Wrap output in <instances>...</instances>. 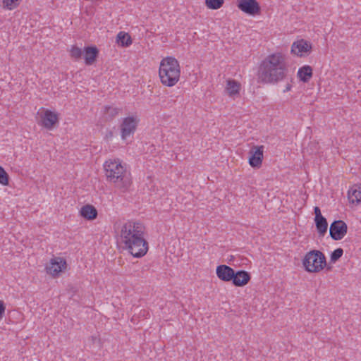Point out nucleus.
Segmentation results:
<instances>
[{
    "mask_svg": "<svg viewBox=\"0 0 361 361\" xmlns=\"http://www.w3.org/2000/svg\"><path fill=\"white\" fill-rule=\"evenodd\" d=\"M314 214H315V219H319L321 217H323V216L322 215V213H321V210L318 207H315L314 208Z\"/></svg>",
    "mask_w": 361,
    "mask_h": 361,
    "instance_id": "obj_29",
    "label": "nucleus"
},
{
    "mask_svg": "<svg viewBox=\"0 0 361 361\" xmlns=\"http://www.w3.org/2000/svg\"><path fill=\"white\" fill-rule=\"evenodd\" d=\"M298 76L304 82H308L312 76V69L310 66H304L299 68Z\"/></svg>",
    "mask_w": 361,
    "mask_h": 361,
    "instance_id": "obj_18",
    "label": "nucleus"
},
{
    "mask_svg": "<svg viewBox=\"0 0 361 361\" xmlns=\"http://www.w3.org/2000/svg\"><path fill=\"white\" fill-rule=\"evenodd\" d=\"M80 213L83 218L87 220L94 219L97 216V209L93 206L90 204L83 206L81 208Z\"/></svg>",
    "mask_w": 361,
    "mask_h": 361,
    "instance_id": "obj_17",
    "label": "nucleus"
},
{
    "mask_svg": "<svg viewBox=\"0 0 361 361\" xmlns=\"http://www.w3.org/2000/svg\"><path fill=\"white\" fill-rule=\"evenodd\" d=\"M343 254V250L342 248L336 249L331 254V257H330L331 262H336L338 259H339L341 257Z\"/></svg>",
    "mask_w": 361,
    "mask_h": 361,
    "instance_id": "obj_27",
    "label": "nucleus"
},
{
    "mask_svg": "<svg viewBox=\"0 0 361 361\" xmlns=\"http://www.w3.org/2000/svg\"><path fill=\"white\" fill-rule=\"evenodd\" d=\"M250 280V276L246 271L239 270L234 271V276L232 283L235 286H243L246 285Z\"/></svg>",
    "mask_w": 361,
    "mask_h": 361,
    "instance_id": "obj_14",
    "label": "nucleus"
},
{
    "mask_svg": "<svg viewBox=\"0 0 361 361\" xmlns=\"http://www.w3.org/2000/svg\"><path fill=\"white\" fill-rule=\"evenodd\" d=\"M235 270L231 267L225 264L216 267V274L217 277L223 281H232Z\"/></svg>",
    "mask_w": 361,
    "mask_h": 361,
    "instance_id": "obj_12",
    "label": "nucleus"
},
{
    "mask_svg": "<svg viewBox=\"0 0 361 361\" xmlns=\"http://www.w3.org/2000/svg\"><path fill=\"white\" fill-rule=\"evenodd\" d=\"M287 64L283 56L275 53L267 56L261 63L258 76L264 83H278L283 80L287 75Z\"/></svg>",
    "mask_w": 361,
    "mask_h": 361,
    "instance_id": "obj_2",
    "label": "nucleus"
},
{
    "mask_svg": "<svg viewBox=\"0 0 361 361\" xmlns=\"http://www.w3.org/2000/svg\"><path fill=\"white\" fill-rule=\"evenodd\" d=\"M106 180L121 192H128L132 185L130 171L127 164L119 159H109L104 165Z\"/></svg>",
    "mask_w": 361,
    "mask_h": 361,
    "instance_id": "obj_3",
    "label": "nucleus"
},
{
    "mask_svg": "<svg viewBox=\"0 0 361 361\" xmlns=\"http://www.w3.org/2000/svg\"><path fill=\"white\" fill-rule=\"evenodd\" d=\"M292 85L290 83L288 82L286 85V88L283 90V92H288L291 90Z\"/></svg>",
    "mask_w": 361,
    "mask_h": 361,
    "instance_id": "obj_30",
    "label": "nucleus"
},
{
    "mask_svg": "<svg viewBox=\"0 0 361 361\" xmlns=\"http://www.w3.org/2000/svg\"><path fill=\"white\" fill-rule=\"evenodd\" d=\"M145 228L138 221L125 223L120 231L122 248L134 257L140 258L148 251V243L145 238Z\"/></svg>",
    "mask_w": 361,
    "mask_h": 361,
    "instance_id": "obj_1",
    "label": "nucleus"
},
{
    "mask_svg": "<svg viewBox=\"0 0 361 361\" xmlns=\"http://www.w3.org/2000/svg\"><path fill=\"white\" fill-rule=\"evenodd\" d=\"M264 147L263 145L253 146L250 150L249 164L253 168H259L263 160Z\"/></svg>",
    "mask_w": 361,
    "mask_h": 361,
    "instance_id": "obj_9",
    "label": "nucleus"
},
{
    "mask_svg": "<svg viewBox=\"0 0 361 361\" xmlns=\"http://www.w3.org/2000/svg\"><path fill=\"white\" fill-rule=\"evenodd\" d=\"M159 75L163 85L168 87L174 86L180 75L178 61L173 57L164 58L160 62Z\"/></svg>",
    "mask_w": 361,
    "mask_h": 361,
    "instance_id": "obj_4",
    "label": "nucleus"
},
{
    "mask_svg": "<svg viewBox=\"0 0 361 361\" xmlns=\"http://www.w3.org/2000/svg\"><path fill=\"white\" fill-rule=\"evenodd\" d=\"M140 119L136 115H131L121 119L119 129L122 140H127L136 131Z\"/></svg>",
    "mask_w": 361,
    "mask_h": 361,
    "instance_id": "obj_6",
    "label": "nucleus"
},
{
    "mask_svg": "<svg viewBox=\"0 0 361 361\" xmlns=\"http://www.w3.org/2000/svg\"><path fill=\"white\" fill-rule=\"evenodd\" d=\"M348 197L350 203L353 204H358L361 202V187L353 185L348 192Z\"/></svg>",
    "mask_w": 361,
    "mask_h": 361,
    "instance_id": "obj_16",
    "label": "nucleus"
},
{
    "mask_svg": "<svg viewBox=\"0 0 361 361\" xmlns=\"http://www.w3.org/2000/svg\"><path fill=\"white\" fill-rule=\"evenodd\" d=\"M121 110V109L118 107L106 106L104 107V114L106 115L107 117L111 119L116 116L119 114Z\"/></svg>",
    "mask_w": 361,
    "mask_h": 361,
    "instance_id": "obj_23",
    "label": "nucleus"
},
{
    "mask_svg": "<svg viewBox=\"0 0 361 361\" xmlns=\"http://www.w3.org/2000/svg\"><path fill=\"white\" fill-rule=\"evenodd\" d=\"M6 307L4 301L0 300V319H1L4 315Z\"/></svg>",
    "mask_w": 361,
    "mask_h": 361,
    "instance_id": "obj_28",
    "label": "nucleus"
},
{
    "mask_svg": "<svg viewBox=\"0 0 361 361\" xmlns=\"http://www.w3.org/2000/svg\"><path fill=\"white\" fill-rule=\"evenodd\" d=\"M317 230L320 236H324L327 231L328 223L326 219L323 216L319 219H314Z\"/></svg>",
    "mask_w": 361,
    "mask_h": 361,
    "instance_id": "obj_20",
    "label": "nucleus"
},
{
    "mask_svg": "<svg viewBox=\"0 0 361 361\" xmlns=\"http://www.w3.org/2000/svg\"><path fill=\"white\" fill-rule=\"evenodd\" d=\"M226 90L229 96H235L239 93L240 84L235 80H229L227 82Z\"/></svg>",
    "mask_w": 361,
    "mask_h": 361,
    "instance_id": "obj_21",
    "label": "nucleus"
},
{
    "mask_svg": "<svg viewBox=\"0 0 361 361\" xmlns=\"http://www.w3.org/2000/svg\"><path fill=\"white\" fill-rule=\"evenodd\" d=\"M83 51L82 49L77 46H73L70 49V55L75 61H78L82 58Z\"/></svg>",
    "mask_w": 361,
    "mask_h": 361,
    "instance_id": "obj_24",
    "label": "nucleus"
},
{
    "mask_svg": "<svg viewBox=\"0 0 361 361\" xmlns=\"http://www.w3.org/2000/svg\"><path fill=\"white\" fill-rule=\"evenodd\" d=\"M348 231L347 224L342 220L334 221L330 226V236L335 240L343 238Z\"/></svg>",
    "mask_w": 361,
    "mask_h": 361,
    "instance_id": "obj_7",
    "label": "nucleus"
},
{
    "mask_svg": "<svg viewBox=\"0 0 361 361\" xmlns=\"http://www.w3.org/2000/svg\"><path fill=\"white\" fill-rule=\"evenodd\" d=\"M66 269V262L61 257H54L46 267L48 274L54 277H57L61 272Z\"/></svg>",
    "mask_w": 361,
    "mask_h": 361,
    "instance_id": "obj_8",
    "label": "nucleus"
},
{
    "mask_svg": "<svg viewBox=\"0 0 361 361\" xmlns=\"http://www.w3.org/2000/svg\"><path fill=\"white\" fill-rule=\"evenodd\" d=\"M20 4V0H2V6L7 10H13Z\"/></svg>",
    "mask_w": 361,
    "mask_h": 361,
    "instance_id": "obj_25",
    "label": "nucleus"
},
{
    "mask_svg": "<svg viewBox=\"0 0 361 361\" xmlns=\"http://www.w3.org/2000/svg\"><path fill=\"white\" fill-rule=\"evenodd\" d=\"M57 121V115L50 110H46L41 116L42 125L49 130L51 129Z\"/></svg>",
    "mask_w": 361,
    "mask_h": 361,
    "instance_id": "obj_13",
    "label": "nucleus"
},
{
    "mask_svg": "<svg viewBox=\"0 0 361 361\" xmlns=\"http://www.w3.org/2000/svg\"><path fill=\"white\" fill-rule=\"evenodd\" d=\"M305 270L309 273H318L326 265V257L319 250H313L307 252L302 259Z\"/></svg>",
    "mask_w": 361,
    "mask_h": 361,
    "instance_id": "obj_5",
    "label": "nucleus"
},
{
    "mask_svg": "<svg viewBox=\"0 0 361 361\" xmlns=\"http://www.w3.org/2000/svg\"><path fill=\"white\" fill-rule=\"evenodd\" d=\"M312 49L311 44L305 40L300 39L294 42L291 47V52L300 57H303L309 55Z\"/></svg>",
    "mask_w": 361,
    "mask_h": 361,
    "instance_id": "obj_10",
    "label": "nucleus"
},
{
    "mask_svg": "<svg viewBox=\"0 0 361 361\" xmlns=\"http://www.w3.org/2000/svg\"><path fill=\"white\" fill-rule=\"evenodd\" d=\"M237 6L240 11L251 16L258 13L260 10L256 0H238Z\"/></svg>",
    "mask_w": 361,
    "mask_h": 361,
    "instance_id": "obj_11",
    "label": "nucleus"
},
{
    "mask_svg": "<svg viewBox=\"0 0 361 361\" xmlns=\"http://www.w3.org/2000/svg\"><path fill=\"white\" fill-rule=\"evenodd\" d=\"M116 42L121 47H127L132 44V39L128 33L121 31L116 36Z\"/></svg>",
    "mask_w": 361,
    "mask_h": 361,
    "instance_id": "obj_19",
    "label": "nucleus"
},
{
    "mask_svg": "<svg viewBox=\"0 0 361 361\" xmlns=\"http://www.w3.org/2000/svg\"><path fill=\"white\" fill-rule=\"evenodd\" d=\"M83 53L85 64L89 66L96 61L99 51L96 47H85Z\"/></svg>",
    "mask_w": 361,
    "mask_h": 361,
    "instance_id": "obj_15",
    "label": "nucleus"
},
{
    "mask_svg": "<svg viewBox=\"0 0 361 361\" xmlns=\"http://www.w3.org/2000/svg\"><path fill=\"white\" fill-rule=\"evenodd\" d=\"M224 3V0H205V4L209 9L216 10L220 8Z\"/></svg>",
    "mask_w": 361,
    "mask_h": 361,
    "instance_id": "obj_22",
    "label": "nucleus"
},
{
    "mask_svg": "<svg viewBox=\"0 0 361 361\" xmlns=\"http://www.w3.org/2000/svg\"><path fill=\"white\" fill-rule=\"evenodd\" d=\"M9 182V176L5 169L0 166V184L2 185H8Z\"/></svg>",
    "mask_w": 361,
    "mask_h": 361,
    "instance_id": "obj_26",
    "label": "nucleus"
}]
</instances>
